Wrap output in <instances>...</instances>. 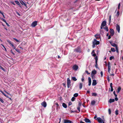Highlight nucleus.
Returning <instances> with one entry per match:
<instances>
[{"instance_id":"f257e3e1","label":"nucleus","mask_w":123,"mask_h":123,"mask_svg":"<svg viewBox=\"0 0 123 123\" xmlns=\"http://www.w3.org/2000/svg\"><path fill=\"white\" fill-rule=\"evenodd\" d=\"M100 42L99 41H97L95 39H94L92 42V47L93 48L95 47V45H97L99 44Z\"/></svg>"},{"instance_id":"f03ea898","label":"nucleus","mask_w":123,"mask_h":123,"mask_svg":"<svg viewBox=\"0 0 123 123\" xmlns=\"http://www.w3.org/2000/svg\"><path fill=\"white\" fill-rule=\"evenodd\" d=\"M67 87L68 88H69L71 86V81L69 78H68L67 79Z\"/></svg>"},{"instance_id":"7ed1b4c3","label":"nucleus","mask_w":123,"mask_h":123,"mask_svg":"<svg viewBox=\"0 0 123 123\" xmlns=\"http://www.w3.org/2000/svg\"><path fill=\"white\" fill-rule=\"evenodd\" d=\"M106 24V22L105 21H104L102 22L101 25L100 27V28L101 29H102V27L105 26Z\"/></svg>"},{"instance_id":"20e7f679","label":"nucleus","mask_w":123,"mask_h":123,"mask_svg":"<svg viewBox=\"0 0 123 123\" xmlns=\"http://www.w3.org/2000/svg\"><path fill=\"white\" fill-rule=\"evenodd\" d=\"M78 68V66L76 65H74L72 67L73 69L75 71L77 70Z\"/></svg>"},{"instance_id":"39448f33","label":"nucleus","mask_w":123,"mask_h":123,"mask_svg":"<svg viewBox=\"0 0 123 123\" xmlns=\"http://www.w3.org/2000/svg\"><path fill=\"white\" fill-rule=\"evenodd\" d=\"M74 51L77 52H80L81 51L80 47H78L74 50Z\"/></svg>"},{"instance_id":"423d86ee","label":"nucleus","mask_w":123,"mask_h":123,"mask_svg":"<svg viewBox=\"0 0 123 123\" xmlns=\"http://www.w3.org/2000/svg\"><path fill=\"white\" fill-rule=\"evenodd\" d=\"M97 120L99 123H102L103 121H104L100 117H98L97 118Z\"/></svg>"},{"instance_id":"0eeeda50","label":"nucleus","mask_w":123,"mask_h":123,"mask_svg":"<svg viewBox=\"0 0 123 123\" xmlns=\"http://www.w3.org/2000/svg\"><path fill=\"white\" fill-rule=\"evenodd\" d=\"M110 33H111V36H113L114 34V30L112 29H110Z\"/></svg>"},{"instance_id":"6e6552de","label":"nucleus","mask_w":123,"mask_h":123,"mask_svg":"<svg viewBox=\"0 0 123 123\" xmlns=\"http://www.w3.org/2000/svg\"><path fill=\"white\" fill-rule=\"evenodd\" d=\"M95 63L96 64L95 65V66L96 68H98V65L97 64V61L98 60V58L97 56H96L95 57Z\"/></svg>"},{"instance_id":"1a4fd4ad","label":"nucleus","mask_w":123,"mask_h":123,"mask_svg":"<svg viewBox=\"0 0 123 123\" xmlns=\"http://www.w3.org/2000/svg\"><path fill=\"white\" fill-rule=\"evenodd\" d=\"M37 21H35L33 22L31 24V26L33 27H34L37 25Z\"/></svg>"},{"instance_id":"9d476101","label":"nucleus","mask_w":123,"mask_h":123,"mask_svg":"<svg viewBox=\"0 0 123 123\" xmlns=\"http://www.w3.org/2000/svg\"><path fill=\"white\" fill-rule=\"evenodd\" d=\"M64 123H73V122L68 120H65Z\"/></svg>"},{"instance_id":"9b49d317","label":"nucleus","mask_w":123,"mask_h":123,"mask_svg":"<svg viewBox=\"0 0 123 123\" xmlns=\"http://www.w3.org/2000/svg\"><path fill=\"white\" fill-rule=\"evenodd\" d=\"M120 28L119 26L118 25H117L116 29L119 33L120 32Z\"/></svg>"},{"instance_id":"f8f14e48","label":"nucleus","mask_w":123,"mask_h":123,"mask_svg":"<svg viewBox=\"0 0 123 123\" xmlns=\"http://www.w3.org/2000/svg\"><path fill=\"white\" fill-rule=\"evenodd\" d=\"M41 105L42 106L44 107H45L47 106L46 102L45 101H43L41 103Z\"/></svg>"},{"instance_id":"ddd939ff","label":"nucleus","mask_w":123,"mask_h":123,"mask_svg":"<svg viewBox=\"0 0 123 123\" xmlns=\"http://www.w3.org/2000/svg\"><path fill=\"white\" fill-rule=\"evenodd\" d=\"M97 84L96 80H92V85L93 86H95Z\"/></svg>"},{"instance_id":"4468645a","label":"nucleus","mask_w":123,"mask_h":123,"mask_svg":"<svg viewBox=\"0 0 123 123\" xmlns=\"http://www.w3.org/2000/svg\"><path fill=\"white\" fill-rule=\"evenodd\" d=\"M95 37L97 39H98L100 38V34H97L95 35Z\"/></svg>"},{"instance_id":"2eb2a0df","label":"nucleus","mask_w":123,"mask_h":123,"mask_svg":"<svg viewBox=\"0 0 123 123\" xmlns=\"http://www.w3.org/2000/svg\"><path fill=\"white\" fill-rule=\"evenodd\" d=\"M97 72L96 70H93L92 71L91 73V74L95 75L97 74Z\"/></svg>"},{"instance_id":"dca6fc26","label":"nucleus","mask_w":123,"mask_h":123,"mask_svg":"<svg viewBox=\"0 0 123 123\" xmlns=\"http://www.w3.org/2000/svg\"><path fill=\"white\" fill-rule=\"evenodd\" d=\"M85 121L87 123H91V122L87 118H86L84 119Z\"/></svg>"},{"instance_id":"f3484780","label":"nucleus","mask_w":123,"mask_h":123,"mask_svg":"<svg viewBox=\"0 0 123 123\" xmlns=\"http://www.w3.org/2000/svg\"><path fill=\"white\" fill-rule=\"evenodd\" d=\"M88 85L89 86H90L91 84V78L90 77H88Z\"/></svg>"},{"instance_id":"a211bd4d","label":"nucleus","mask_w":123,"mask_h":123,"mask_svg":"<svg viewBox=\"0 0 123 123\" xmlns=\"http://www.w3.org/2000/svg\"><path fill=\"white\" fill-rule=\"evenodd\" d=\"M115 101V100L114 99H110L108 101V102L110 103H111L112 102H114Z\"/></svg>"},{"instance_id":"6ab92c4d","label":"nucleus","mask_w":123,"mask_h":123,"mask_svg":"<svg viewBox=\"0 0 123 123\" xmlns=\"http://www.w3.org/2000/svg\"><path fill=\"white\" fill-rule=\"evenodd\" d=\"M96 103V101L94 100L92 101L91 102V104L92 105H94Z\"/></svg>"},{"instance_id":"aec40b11","label":"nucleus","mask_w":123,"mask_h":123,"mask_svg":"<svg viewBox=\"0 0 123 123\" xmlns=\"http://www.w3.org/2000/svg\"><path fill=\"white\" fill-rule=\"evenodd\" d=\"M110 43H111V45L113 47H115L117 45L116 44L112 42H110Z\"/></svg>"},{"instance_id":"412c9836","label":"nucleus","mask_w":123,"mask_h":123,"mask_svg":"<svg viewBox=\"0 0 123 123\" xmlns=\"http://www.w3.org/2000/svg\"><path fill=\"white\" fill-rule=\"evenodd\" d=\"M63 107L65 108H66L67 107V105L64 103H63L62 104Z\"/></svg>"},{"instance_id":"4be33fe9","label":"nucleus","mask_w":123,"mask_h":123,"mask_svg":"<svg viewBox=\"0 0 123 123\" xmlns=\"http://www.w3.org/2000/svg\"><path fill=\"white\" fill-rule=\"evenodd\" d=\"M108 69H111V63L109 62L108 63Z\"/></svg>"},{"instance_id":"5701e85b","label":"nucleus","mask_w":123,"mask_h":123,"mask_svg":"<svg viewBox=\"0 0 123 123\" xmlns=\"http://www.w3.org/2000/svg\"><path fill=\"white\" fill-rule=\"evenodd\" d=\"M7 41L12 46L13 44L11 41H10L9 40H7Z\"/></svg>"},{"instance_id":"b1692460","label":"nucleus","mask_w":123,"mask_h":123,"mask_svg":"<svg viewBox=\"0 0 123 123\" xmlns=\"http://www.w3.org/2000/svg\"><path fill=\"white\" fill-rule=\"evenodd\" d=\"M82 84L81 83H80L79 84V88L80 89H81L82 87Z\"/></svg>"},{"instance_id":"393cba45","label":"nucleus","mask_w":123,"mask_h":123,"mask_svg":"<svg viewBox=\"0 0 123 123\" xmlns=\"http://www.w3.org/2000/svg\"><path fill=\"white\" fill-rule=\"evenodd\" d=\"M74 81H76L77 80L75 77H72L71 78Z\"/></svg>"},{"instance_id":"a878e982","label":"nucleus","mask_w":123,"mask_h":123,"mask_svg":"<svg viewBox=\"0 0 123 123\" xmlns=\"http://www.w3.org/2000/svg\"><path fill=\"white\" fill-rule=\"evenodd\" d=\"M97 95V94L95 92H92V95L93 96H95Z\"/></svg>"},{"instance_id":"bb28decb","label":"nucleus","mask_w":123,"mask_h":123,"mask_svg":"<svg viewBox=\"0 0 123 123\" xmlns=\"http://www.w3.org/2000/svg\"><path fill=\"white\" fill-rule=\"evenodd\" d=\"M117 93H119L120 91L121 90V88L120 87H119L117 88Z\"/></svg>"},{"instance_id":"cd10ccee","label":"nucleus","mask_w":123,"mask_h":123,"mask_svg":"<svg viewBox=\"0 0 123 123\" xmlns=\"http://www.w3.org/2000/svg\"><path fill=\"white\" fill-rule=\"evenodd\" d=\"M15 3H16L18 5H20V4L18 1H17V0H15Z\"/></svg>"},{"instance_id":"c85d7f7f","label":"nucleus","mask_w":123,"mask_h":123,"mask_svg":"<svg viewBox=\"0 0 123 123\" xmlns=\"http://www.w3.org/2000/svg\"><path fill=\"white\" fill-rule=\"evenodd\" d=\"M111 50L113 52H115L116 50L115 49L113 48H112L111 49Z\"/></svg>"},{"instance_id":"c756f323","label":"nucleus","mask_w":123,"mask_h":123,"mask_svg":"<svg viewBox=\"0 0 123 123\" xmlns=\"http://www.w3.org/2000/svg\"><path fill=\"white\" fill-rule=\"evenodd\" d=\"M78 93H75L74 94V97H77L78 96Z\"/></svg>"},{"instance_id":"7c9ffc66","label":"nucleus","mask_w":123,"mask_h":123,"mask_svg":"<svg viewBox=\"0 0 123 123\" xmlns=\"http://www.w3.org/2000/svg\"><path fill=\"white\" fill-rule=\"evenodd\" d=\"M107 31H108V29L107 27H105L104 28Z\"/></svg>"},{"instance_id":"2f4dec72","label":"nucleus","mask_w":123,"mask_h":123,"mask_svg":"<svg viewBox=\"0 0 123 123\" xmlns=\"http://www.w3.org/2000/svg\"><path fill=\"white\" fill-rule=\"evenodd\" d=\"M0 92L5 96L6 97H8V96L7 95H6L5 94V93L2 91H1Z\"/></svg>"},{"instance_id":"473e14b6","label":"nucleus","mask_w":123,"mask_h":123,"mask_svg":"<svg viewBox=\"0 0 123 123\" xmlns=\"http://www.w3.org/2000/svg\"><path fill=\"white\" fill-rule=\"evenodd\" d=\"M113 59H114V57L113 56H111L110 57V60H111Z\"/></svg>"},{"instance_id":"72a5a7b5","label":"nucleus","mask_w":123,"mask_h":123,"mask_svg":"<svg viewBox=\"0 0 123 123\" xmlns=\"http://www.w3.org/2000/svg\"><path fill=\"white\" fill-rule=\"evenodd\" d=\"M115 114L116 115H117L118 114V111L117 110L115 111Z\"/></svg>"},{"instance_id":"f704fd0d","label":"nucleus","mask_w":123,"mask_h":123,"mask_svg":"<svg viewBox=\"0 0 123 123\" xmlns=\"http://www.w3.org/2000/svg\"><path fill=\"white\" fill-rule=\"evenodd\" d=\"M1 45L4 48V49H5V50L6 51H7V50L6 49V48L4 46L3 44H1Z\"/></svg>"},{"instance_id":"c9c22d12","label":"nucleus","mask_w":123,"mask_h":123,"mask_svg":"<svg viewBox=\"0 0 123 123\" xmlns=\"http://www.w3.org/2000/svg\"><path fill=\"white\" fill-rule=\"evenodd\" d=\"M13 39H14L16 42H19V41L17 40V39L15 38H13Z\"/></svg>"},{"instance_id":"e433bc0d","label":"nucleus","mask_w":123,"mask_h":123,"mask_svg":"<svg viewBox=\"0 0 123 123\" xmlns=\"http://www.w3.org/2000/svg\"><path fill=\"white\" fill-rule=\"evenodd\" d=\"M91 77L92 79H94L95 78V75L91 74Z\"/></svg>"},{"instance_id":"4c0bfd02","label":"nucleus","mask_w":123,"mask_h":123,"mask_svg":"<svg viewBox=\"0 0 123 123\" xmlns=\"http://www.w3.org/2000/svg\"><path fill=\"white\" fill-rule=\"evenodd\" d=\"M0 101H1L2 103H3L4 102V101H3V100L0 98Z\"/></svg>"},{"instance_id":"58836bf2","label":"nucleus","mask_w":123,"mask_h":123,"mask_svg":"<svg viewBox=\"0 0 123 123\" xmlns=\"http://www.w3.org/2000/svg\"><path fill=\"white\" fill-rule=\"evenodd\" d=\"M77 109L79 111V112L80 111V108L79 107H78L77 108Z\"/></svg>"},{"instance_id":"ea45409f","label":"nucleus","mask_w":123,"mask_h":123,"mask_svg":"<svg viewBox=\"0 0 123 123\" xmlns=\"http://www.w3.org/2000/svg\"><path fill=\"white\" fill-rule=\"evenodd\" d=\"M75 98L74 97H73L71 99V100L72 101H74V100Z\"/></svg>"},{"instance_id":"a19ab883","label":"nucleus","mask_w":123,"mask_h":123,"mask_svg":"<svg viewBox=\"0 0 123 123\" xmlns=\"http://www.w3.org/2000/svg\"><path fill=\"white\" fill-rule=\"evenodd\" d=\"M15 50L18 52L19 53L20 52V51L19 50L17 49H16Z\"/></svg>"},{"instance_id":"79ce46f5","label":"nucleus","mask_w":123,"mask_h":123,"mask_svg":"<svg viewBox=\"0 0 123 123\" xmlns=\"http://www.w3.org/2000/svg\"><path fill=\"white\" fill-rule=\"evenodd\" d=\"M107 79L108 82L110 81V80L109 77V76H107Z\"/></svg>"},{"instance_id":"37998d69","label":"nucleus","mask_w":123,"mask_h":123,"mask_svg":"<svg viewBox=\"0 0 123 123\" xmlns=\"http://www.w3.org/2000/svg\"><path fill=\"white\" fill-rule=\"evenodd\" d=\"M119 11H118L116 14V16H118L119 15Z\"/></svg>"},{"instance_id":"c03bdc74","label":"nucleus","mask_w":123,"mask_h":123,"mask_svg":"<svg viewBox=\"0 0 123 123\" xmlns=\"http://www.w3.org/2000/svg\"><path fill=\"white\" fill-rule=\"evenodd\" d=\"M108 111L109 114H110L111 113V111L110 109H108Z\"/></svg>"},{"instance_id":"a18cd8bd","label":"nucleus","mask_w":123,"mask_h":123,"mask_svg":"<svg viewBox=\"0 0 123 123\" xmlns=\"http://www.w3.org/2000/svg\"><path fill=\"white\" fill-rule=\"evenodd\" d=\"M85 72L88 75L89 74H90V73H89L88 71L87 70H86Z\"/></svg>"},{"instance_id":"49530a36","label":"nucleus","mask_w":123,"mask_h":123,"mask_svg":"<svg viewBox=\"0 0 123 123\" xmlns=\"http://www.w3.org/2000/svg\"><path fill=\"white\" fill-rule=\"evenodd\" d=\"M21 2H21V3H22V4H23L24 5H25L26 4H25V3H24V2L22 0H21Z\"/></svg>"},{"instance_id":"de8ad7c7","label":"nucleus","mask_w":123,"mask_h":123,"mask_svg":"<svg viewBox=\"0 0 123 123\" xmlns=\"http://www.w3.org/2000/svg\"><path fill=\"white\" fill-rule=\"evenodd\" d=\"M92 55L94 57L96 56V54L95 53H94L93 54H92Z\"/></svg>"},{"instance_id":"09e8293b","label":"nucleus","mask_w":123,"mask_h":123,"mask_svg":"<svg viewBox=\"0 0 123 123\" xmlns=\"http://www.w3.org/2000/svg\"><path fill=\"white\" fill-rule=\"evenodd\" d=\"M111 16L110 15L109 16V24L110 23L111 20Z\"/></svg>"},{"instance_id":"8fccbe9b","label":"nucleus","mask_w":123,"mask_h":123,"mask_svg":"<svg viewBox=\"0 0 123 123\" xmlns=\"http://www.w3.org/2000/svg\"><path fill=\"white\" fill-rule=\"evenodd\" d=\"M84 80V77H83L81 79V81L82 82H83Z\"/></svg>"},{"instance_id":"3c124183","label":"nucleus","mask_w":123,"mask_h":123,"mask_svg":"<svg viewBox=\"0 0 123 123\" xmlns=\"http://www.w3.org/2000/svg\"><path fill=\"white\" fill-rule=\"evenodd\" d=\"M10 52L13 55H15V54L12 52V50H10Z\"/></svg>"},{"instance_id":"603ef678","label":"nucleus","mask_w":123,"mask_h":123,"mask_svg":"<svg viewBox=\"0 0 123 123\" xmlns=\"http://www.w3.org/2000/svg\"><path fill=\"white\" fill-rule=\"evenodd\" d=\"M100 74L101 75V77H102L103 76V73L102 71H101Z\"/></svg>"},{"instance_id":"864d4df0","label":"nucleus","mask_w":123,"mask_h":123,"mask_svg":"<svg viewBox=\"0 0 123 123\" xmlns=\"http://www.w3.org/2000/svg\"><path fill=\"white\" fill-rule=\"evenodd\" d=\"M2 21H3L5 23H6V21L5 19H4V18H2Z\"/></svg>"},{"instance_id":"5fc2aeb1","label":"nucleus","mask_w":123,"mask_h":123,"mask_svg":"<svg viewBox=\"0 0 123 123\" xmlns=\"http://www.w3.org/2000/svg\"><path fill=\"white\" fill-rule=\"evenodd\" d=\"M12 46L14 49H16L15 47L14 46L13 44L12 45Z\"/></svg>"},{"instance_id":"6e6d98bb","label":"nucleus","mask_w":123,"mask_h":123,"mask_svg":"<svg viewBox=\"0 0 123 123\" xmlns=\"http://www.w3.org/2000/svg\"><path fill=\"white\" fill-rule=\"evenodd\" d=\"M120 3H119L118 5V6L117 8V9H119L120 8Z\"/></svg>"},{"instance_id":"4d7b16f0","label":"nucleus","mask_w":123,"mask_h":123,"mask_svg":"<svg viewBox=\"0 0 123 123\" xmlns=\"http://www.w3.org/2000/svg\"><path fill=\"white\" fill-rule=\"evenodd\" d=\"M6 25L8 26H10L6 22V23H5Z\"/></svg>"},{"instance_id":"13d9d810","label":"nucleus","mask_w":123,"mask_h":123,"mask_svg":"<svg viewBox=\"0 0 123 123\" xmlns=\"http://www.w3.org/2000/svg\"><path fill=\"white\" fill-rule=\"evenodd\" d=\"M115 100L116 101H117L118 100V98H117V97H115Z\"/></svg>"},{"instance_id":"bf43d9fd","label":"nucleus","mask_w":123,"mask_h":123,"mask_svg":"<svg viewBox=\"0 0 123 123\" xmlns=\"http://www.w3.org/2000/svg\"><path fill=\"white\" fill-rule=\"evenodd\" d=\"M112 83H111L110 84V87H113L112 86Z\"/></svg>"},{"instance_id":"052dcab7","label":"nucleus","mask_w":123,"mask_h":123,"mask_svg":"<svg viewBox=\"0 0 123 123\" xmlns=\"http://www.w3.org/2000/svg\"><path fill=\"white\" fill-rule=\"evenodd\" d=\"M72 104V103L71 102H69L68 103V105H70Z\"/></svg>"},{"instance_id":"680f3d73","label":"nucleus","mask_w":123,"mask_h":123,"mask_svg":"<svg viewBox=\"0 0 123 123\" xmlns=\"http://www.w3.org/2000/svg\"><path fill=\"white\" fill-rule=\"evenodd\" d=\"M111 92L113 91V87H111Z\"/></svg>"},{"instance_id":"e2e57ef3","label":"nucleus","mask_w":123,"mask_h":123,"mask_svg":"<svg viewBox=\"0 0 123 123\" xmlns=\"http://www.w3.org/2000/svg\"><path fill=\"white\" fill-rule=\"evenodd\" d=\"M95 53V50H93L92 52L91 53V54H92L93 53Z\"/></svg>"},{"instance_id":"0e129e2a","label":"nucleus","mask_w":123,"mask_h":123,"mask_svg":"<svg viewBox=\"0 0 123 123\" xmlns=\"http://www.w3.org/2000/svg\"><path fill=\"white\" fill-rule=\"evenodd\" d=\"M56 105L57 106V107H58L59 106V105L57 103L56 104Z\"/></svg>"},{"instance_id":"69168bd1","label":"nucleus","mask_w":123,"mask_h":123,"mask_svg":"<svg viewBox=\"0 0 123 123\" xmlns=\"http://www.w3.org/2000/svg\"><path fill=\"white\" fill-rule=\"evenodd\" d=\"M110 70H111V69H108V72L109 73H110Z\"/></svg>"},{"instance_id":"338daca9","label":"nucleus","mask_w":123,"mask_h":123,"mask_svg":"<svg viewBox=\"0 0 123 123\" xmlns=\"http://www.w3.org/2000/svg\"><path fill=\"white\" fill-rule=\"evenodd\" d=\"M115 48H116V50H117V49H118V47H117V45L116 47H115Z\"/></svg>"},{"instance_id":"774afa93","label":"nucleus","mask_w":123,"mask_h":123,"mask_svg":"<svg viewBox=\"0 0 123 123\" xmlns=\"http://www.w3.org/2000/svg\"><path fill=\"white\" fill-rule=\"evenodd\" d=\"M90 92L89 91H87L86 92V93H90Z\"/></svg>"}]
</instances>
